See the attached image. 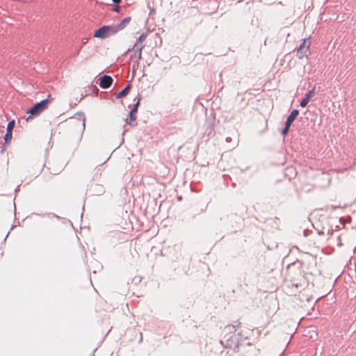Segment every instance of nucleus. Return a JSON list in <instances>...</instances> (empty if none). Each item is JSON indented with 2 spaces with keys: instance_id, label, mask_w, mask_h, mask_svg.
Masks as SVG:
<instances>
[{
  "instance_id": "nucleus-19",
  "label": "nucleus",
  "mask_w": 356,
  "mask_h": 356,
  "mask_svg": "<svg viewBox=\"0 0 356 356\" xmlns=\"http://www.w3.org/2000/svg\"><path fill=\"white\" fill-rule=\"evenodd\" d=\"M60 171V170H59V171H58V172H54V174H58Z\"/></svg>"
},
{
  "instance_id": "nucleus-13",
  "label": "nucleus",
  "mask_w": 356,
  "mask_h": 356,
  "mask_svg": "<svg viewBox=\"0 0 356 356\" xmlns=\"http://www.w3.org/2000/svg\"><path fill=\"white\" fill-rule=\"evenodd\" d=\"M4 139L6 143H9L12 139V132L6 131Z\"/></svg>"
},
{
  "instance_id": "nucleus-8",
  "label": "nucleus",
  "mask_w": 356,
  "mask_h": 356,
  "mask_svg": "<svg viewBox=\"0 0 356 356\" xmlns=\"http://www.w3.org/2000/svg\"><path fill=\"white\" fill-rule=\"evenodd\" d=\"M277 309L275 307L273 309H269L268 310L266 309V314L267 317L268 318H270L268 323H270L271 318L273 317L274 314L276 313Z\"/></svg>"
},
{
  "instance_id": "nucleus-1",
  "label": "nucleus",
  "mask_w": 356,
  "mask_h": 356,
  "mask_svg": "<svg viewBox=\"0 0 356 356\" xmlns=\"http://www.w3.org/2000/svg\"><path fill=\"white\" fill-rule=\"evenodd\" d=\"M53 98L50 97V95H49L48 98L46 99H44L41 101L40 102L37 103L35 105H34L32 108H31L28 111L27 113L31 114V115L28 116L26 119V121L30 120L32 119L31 115L37 116L39 114H40L44 111L47 110L49 107V105L50 103L53 101Z\"/></svg>"
},
{
  "instance_id": "nucleus-15",
  "label": "nucleus",
  "mask_w": 356,
  "mask_h": 356,
  "mask_svg": "<svg viewBox=\"0 0 356 356\" xmlns=\"http://www.w3.org/2000/svg\"><path fill=\"white\" fill-rule=\"evenodd\" d=\"M289 127H290V126H287V124L285 123V127L282 130V135L283 136H286L287 134V133L289 131Z\"/></svg>"
},
{
  "instance_id": "nucleus-11",
  "label": "nucleus",
  "mask_w": 356,
  "mask_h": 356,
  "mask_svg": "<svg viewBox=\"0 0 356 356\" xmlns=\"http://www.w3.org/2000/svg\"><path fill=\"white\" fill-rule=\"evenodd\" d=\"M15 126V120H12L8 122L6 128V131L8 132H12V130Z\"/></svg>"
},
{
  "instance_id": "nucleus-2",
  "label": "nucleus",
  "mask_w": 356,
  "mask_h": 356,
  "mask_svg": "<svg viewBox=\"0 0 356 356\" xmlns=\"http://www.w3.org/2000/svg\"><path fill=\"white\" fill-rule=\"evenodd\" d=\"M117 33L114 26H103L98 29L94 33V37L104 39Z\"/></svg>"
},
{
  "instance_id": "nucleus-5",
  "label": "nucleus",
  "mask_w": 356,
  "mask_h": 356,
  "mask_svg": "<svg viewBox=\"0 0 356 356\" xmlns=\"http://www.w3.org/2000/svg\"><path fill=\"white\" fill-rule=\"evenodd\" d=\"M315 89H312L309 90L305 96V97L302 99L300 103V106L302 108H305L309 101L314 97L315 95Z\"/></svg>"
},
{
  "instance_id": "nucleus-6",
  "label": "nucleus",
  "mask_w": 356,
  "mask_h": 356,
  "mask_svg": "<svg viewBox=\"0 0 356 356\" xmlns=\"http://www.w3.org/2000/svg\"><path fill=\"white\" fill-rule=\"evenodd\" d=\"M130 21L131 17H127L124 18L118 24L114 25V27L116 29V32L118 33V31L124 29L127 26V25L130 22Z\"/></svg>"
},
{
  "instance_id": "nucleus-12",
  "label": "nucleus",
  "mask_w": 356,
  "mask_h": 356,
  "mask_svg": "<svg viewBox=\"0 0 356 356\" xmlns=\"http://www.w3.org/2000/svg\"><path fill=\"white\" fill-rule=\"evenodd\" d=\"M135 121H136L135 113L131 115V111H130V113H129V121L127 120V123L129 124H131L132 122H134Z\"/></svg>"
},
{
  "instance_id": "nucleus-14",
  "label": "nucleus",
  "mask_w": 356,
  "mask_h": 356,
  "mask_svg": "<svg viewBox=\"0 0 356 356\" xmlns=\"http://www.w3.org/2000/svg\"><path fill=\"white\" fill-rule=\"evenodd\" d=\"M139 101L140 99H138L137 101V102L135 104L134 108L131 109V115H133L134 113H135L137 111V108H138V104H139Z\"/></svg>"
},
{
  "instance_id": "nucleus-3",
  "label": "nucleus",
  "mask_w": 356,
  "mask_h": 356,
  "mask_svg": "<svg viewBox=\"0 0 356 356\" xmlns=\"http://www.w3.org/2000/svg\"><path fill=\"white\" fill-rule=\"evenodd\" d=\"M309 45L310 42L309 41V39H304L297 50V56L300 58H302L303 57L307 56L309 52Z\"/></svg>"
},
{
  "instance_id": "nucleus-16",
  "label": "nucleus",
  "mask_w": 356,
  "mask_h": 356,
  "mask_svg": "<svg viewBox=\"0 0 356 356\" xmlns=\"http://www.w3.org/2000/svg\"><path fill=\"white\" fill-rule=\"evenodd\" d=\"M145 38H146V35H145V34H144V33H143V34H141V35L139 36V38H138V41L139 42H142L143 41H144V40H145Z\"/></svg>"
},
{
  "instance_id": "nucleus-7",
  "label": "nucleus",
  "mask_w": 356,
  "mask_h": 356,
  "mask_svg": "<svg viewBox=\"0 0 356 356\" xmlns=\"http://www.w3.org/2000/svg\"><path fill=\"white\" fill-rule=\"evenodd\" d=\"M298 114H299V111L297 109H295V110L291 111V113L288 116V118L286 119V121L285 122V123L287 124V126H291V124L296 120V118H297Z\"/></svg>"
},
{
  "instance_id": "nucleus-18",
  "label": "nucleus",
  "mask_w": 356,
  "mask_h": 356,
  "mask_svg": "<svg viewBox=\"0 0 356 356\" xmlns=\"http://www.w3.org/2000/svg\"><path fill=\"white\" fill-rule=\"evenodd\" d=\"M121 0H113V1L115 3H118L120 2Z\"/></svg>"
},
{
  "instance_id": "nucleus-17",
  "label": "nucleus",
  "mask_w": 356,
  "mask_h": 356,
  "mask_svg": "<svg viewBox=\"0 0 356 356\" xmlns=\"http://www.w3.org/2000/svg\"><path fill=\"white\" fill-rule=\"evenodd\" d=\"M230 340L231 339L229 338L227 339V344L228 346L232 347V343L229 342Z\"/></svg>"
},
{
  "instance_id": "nucleus-4",
  "label": "nucleus",
  "mask_w": 356,
  "mask_h": 356,
  "mask_svg": "<svg viewBox=\"0 0 356 356\" xmlns=\"http://www.w3.org/2000/svg\"><path fill=\"white\" fill-rule=\"evenodd\" d=\"M113 83V78L108 75H103L99 78V85L102 88H108Z\"/></svg>"
},
{
  "instance_id": "nucleus-9",
  "label": "nucleus",
  "mask_w": 356,
  "mask_h": 356,
  "mask_svg": "<svg viewBox=\"0 0 356 356\" xmlns=\"http://www.w3.org/2000/svg\"><path fill=\"white\" fill-rule=\"evenodd\" d=\"M129 91V86H126L122 90L118 92L116 95L118 98L124 97Z\"/></svg>"
},
{
  "instance_id": "nucleus-10",
  "label": "nucleus",
  "mask_w": 356,
  "mask_h": 356,
  "mask_svg": "<svg viewBox=\"0 0 356 356\" xmlns=\"http://www.w3.org/2000/svg\"><path fill=\"white\" fill-rule=\"evenodd\" d=\"M76 122L79 124L80 128H83L84 127L85 124H84V120H81L80 118L79 119L74 118L71 121L72 124H76Z\"/></svg>"
}]
</instances>
